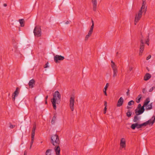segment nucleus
I'll return each mask as SVG.
<instances>
[{"label": "nucleus", "mask_w": 155, "mask_h": 155, "mask_svg": "<svg viewBox=\"0 0 155 155\" xmlns=\"http://www.w3.org/2000/svg\"><path fill=\"white\" fill-rule=\"evenodd\" d=\"M61 95L58 91H56L55 92L53 95V97L51 99V102L53 105V108L56 110V103L59 104L60 102Z\"/></svg>", "instance_id": "1"}, {"label": "nucleus", "mask_w": 155, "mask_h": 155, "mask_svg": "<svg viewBox=\"0 0 155 155\" xmlns=\"http://www.w3.org/2000/svg\"><path fill=\"white\" fill-rule=\"evenodd\" d=\"M145 8V5H142L140 9L139 10L138 12V13L136 15L134 20V23L135 25L136 24V23L141 18L142 13L143 12H144V14L146 13V8Z\"/></svg>", "instance_id": "2"}, {"label": "nucleus", "mask_w": 155, "mask_h": 155, "mask_svg": "<svg viewBox=\"0 0 155 155\" xmlns=\"http://www.w3.org/2000/svg\"><path fill=\"white\" fill-rule=\"evenodd\" d=\"M51 142L54 146L59 145L60 141L58 136L56 134L52 135L51 137Z\"/></svg>", "instance_id": "3"}, {"label": "nucleus", "mask_w": 155, "mask_h": 155, "mask_svg": "<svg viewBox=\"0 0 155 155\" xmlns=\"http://www.w3.org/2000/svg\"><path fill=\"white\" fill-rule=\"evenodd\" d=\"M33 32L35 37H39L41 35V30L40 26L37 25L34 30Z\"/></svg>", "instance_id": "4"}, {"label": "nucleus", "mask_w": 155, "mask_h": 155, "mask_svg": "<svg viewBox=\"0 0 155 155\" xmlns=\"http://www.w3.org/2000/svg\"><path fill=\"white\" fill-rule=\"evenodd\" d=\"M143 126H146L144 123L140 124H139L138 123H135L132 124L130 127L133 130H134L136 128L139 129Z\"/></svg>", "instance_id": "5"}, {"label": "nucleus", "mask_w": 155, "mask_h": 155, "mask_svg": "<svg viewBox=\"0 0 155 155\" xmlns=\"http://www.w3.org/2000/svg\"><path fill=\"white\" fill-rule=\"evenodd\" d=\"M74 96L72 95L71 96L69 101V106L72 111H73L74 109Z\"/></svg>", "instance_id": "6"}, {"label": "nucleus", "mask_w": 155, "mask_h": 155, "mask_svg": "<svg viewBox=\"0 0 155 155\" xmlns=\"http://www.w3.org/2000/svg\"><path fill=\"white\" fill-rule=\"evenodd\" d=\"M111 62V66L113 71V77L114 78L117 76V67L113 61H112Z\"/></svg>", "instance_id": "7"}, {"label": "nucleus", "mask_w": 155, "mask_h": 155, "mask_svg": "<svg viewBox=\"0 0 155 155\" xmlns=\"http://www.w3.org/2000/svg\"><path fill=\"white\" fill-rule=\"evenodd\" d=\"M155 122V116H153L148 121L144 122L146 126L147 125H152Z\"/></svg>", "instance_id": "8"}, {"label": "nucleus", "mask_w": 155, "mask_h": 155, "mask_svg": "<svg viewBox=\"0 0 155 155\" xmlns=\"http://www.w3.org/2000/svg\"><path fill=\"white\" fill-rule=\"evenodd\" d=\"M19 93V89L18 87H17L16 90L13 93L12 95V100L14 101L15 100V97H17Z\"/></svg>", "instance_id": "9"}, {"label": "nucleus", "mask_w": 155, "mask_h": 155, "mask_svg": "<svg viewBox=\"0 0 155 155\" xmlns=\"http://www.w3.org/2000/svg\"><path fill=\"white\" fill-rule=\"evenodd\" d=\"M144 107L142 106L139 110L136 109L135 110V113L137 115H139L142 114L144 111Z\"/></svg>", "instance_id": "10"}, {"label": "nucleus", "mask_w": 155, "mask_h": 155, "mask_svg": "<svg viewBox=\"0 0 155 155\" xmlns=\"http://www.w3.org/2000/svg\"><path fill=\"white\" fill-rule=\"evenodd\" d=\"M144 107L142 106L139 110L136 109L135 110V113L137 115H139L142 114L144 111Z\"/></svg>", "instance_id": "11"}, {"label": "nucleus", "mask_w": 155, "mask_h": 155, "mask_svg": "<svg viewBox=\"0 0 155 155\" xmlns=\"http://www.w3.org/2000/svg\"><path fill=\"white\" fill-rule=\"evenodd\" d=\"M54 61L56 63L58 62V61H62L64 59V57L61 55H56L54 57Z\"/></svg>", "instance_id": "12"}, {"label": "nucleus", "mask_w": 155, "mask_h": 155, "mask_svg": "<svg viewBox=\"0 0 155 155\" xmlns=\"http://www.w3.org/2000/svg\"><path fill=\"white\" fill-rule=\"evenodd\" d=\"M141 44H140V51L139 52V55H141L142 54V53L144 49V42L142 39H141L140 40Z\"/></svg>", "instance_id": "13"}, {"label": "nucleus", "mask_w": 155, "mask_h": 155, "mask_svg": "<svg viewBox=\"0 0 155 155\" xmlns=\"http://www.w3.org/2000/svg\"><path fill=\"white\" fill-rule=\"evenodd\" d=\"M124 99L122 97H121L118 101L117 106V107L121 106L123 104Z\"/></svg>", "instance_id": "14"}, {"label": "nucleus", "mask_w": 155, "mask_h": 155, "mask_svg": "<svg viewBox=\"0 0 155 155\" xmlns=\"http://www.w3.org/2000/svg\"><path fill=\"white\" fill-rule=\"evenodd\" d=\"M55 146L54 150L55 152L56 155H60V148L59 145Z\"/></svg>", "instance_id": "15"}, {"label": "nucleus", "mask_w": 155, "mask_h": 155, "mask_svg": "<svg viewBox=\"0 0 155 155\" xmlns=\"http://www.w3.org/2000/svg\"><path fill=\"white\" fill-rule=\"evenodd\" d=\"M120 146L121 148H124L126 147V142L125 139L122 138L120 140Z\"/></svg>", "instance_id": "16"}, {"label": "nucleus", "mask_w": 155, "mask_h": 155, "mask_svg": "<svg viewBox=\"0 0 155 155\" xmlns=\"http://www.w3.org/2000/svg\"><path fill=\"white\" fill-rule=\"evenodd\" d=\"M35 80L32 79L28 83V85L29 87L31 88H32L34 87V85L35 84Z\"/></svg>", "instance_id": "17"}, {"label": "nucleus", "mask_w": 155, "mask_h": 155, "mask_svg": "<svg viewBox=\"0 0 155 155\" xmlns=\"http://www.w3.org/2000/svg\"><path fill=\"white\" fill-rule=\"evenodd\" d=\"M151 75L148 73H147L145 75L144 77V79L145 81H147L151 77Z\"/></svg>", "instance_id": "18"}, {"label": "nucleus", "mask_w": 155, "mask_h": 155, "mask_svg": "<svg viewBox=\"0 0 155 155\" xmlns=\"http://www.w3.org/2000/svg\"><path fill=\"white\" fill-rule=\"evenodd\" d=\"M93 4V10L94 11H96L97 7V2L95 1H92Z\"/></svg>", "instance_id": "19"}, {"label": "nucleus", "mask_w": 155, "mask_h": 155, "mask_svg": "<svg viewBox=\"0 0 155 155\" xmlns=\"http://www.w3.org/2000/svg\"><path fill=\"white\" fill-rule=\"evenodd\" d=\"M140 119V118L138 116V115L136 114L134 117L133 121L135 123H138Z\"/></svg>", "instance_id": "20"}, {"label": "nucleus", "mask_w": 155, "mask_h": 155, "mask_svg": "<svg viewBox=\"0 0 155 155\" xmlns=\"http://www.w3.org/2000/svg\"><path fill=\"white\" fill-rule=\"evenodd\" d=\"M150 102V99L149 97H147L143 103V106H144V107H145V106H146L147 105H148V104Z\"/></svg>", "instance_id": "21"}, {"label": "nucleus", "mask_w": 155, "mask_h": 155, "mask_svg": "<svg viewBox=\"0 0 155 155\" xmlns=\"http://www.w3.org/2000/svg\"><path fill=\"white\" fill-rule=\"evenodd\" d=\"M152 104L153 103H151L149 105H147L146 106H145L146 107L145 109L147 110H151L152 108Z\"/></svg>", "instance_id": "22"}, {"label": "nucleus", "mask_w": 155, "mask_h": 155, "mask_svg": "<svg viewBox=\"0 0 155 155\" xmlns=\"http://www.w3.org/2000/svg\"><path fill=\"white\" fill-rule=\"evenodd\" d=\"M109 86V84L107 83L106 84V86H105L104 89H103V92H104L105 95L106 96L107 95V94L106 93V91L107 89Z\"/></svg>", "instance_id": "23"}, {"label": "nucleus", "mask_w": 155, "mask_h": 155, "mask_svg": "<svg viewBox=\"0 0 155 155\" xmlns=\"http://www.w3.org/2000/svg\"><path fill=\"white\" fill-rule=\"evenodd\" d=\"M142 97L141 94L138 95L136 98V101L137 103H139L140 102V100Z\"/></svg>", "instance_id": "24"}, {"label": "nucleus", "mask_w": 155, "mask_h": 155, "mask_svg": "<svg viewBox=\"0 0 155 155\" xmlns=\"http://www.w3.org/2000/svg\"><path fill=\"white\" fill-rule=\"evenodd\" d=\"M91 22L92 23V25L90 28V30L89 31L92 32L94 25V22L92 19L91 20Z\"/></svg>", "instance_id": "25"}, {"label": "nucleus", "mask_w": 155, "mask_h": 155, "mask_svg": "<svg viewBox=\"0 0 155 155\" xmlns=\"http://www.w3.org/2000/svg\"><path fill=\"white\" fill-rule=\"evenodd\" d=\"M19 21L20 24L21 26L23 27L24 26V20L23 19H20L19 20Z\"/></svg>", "instance_id": "26"}, {"label": "nucleus", "mask_w": 155, "mask_h": 155, "mask_svg": "<svg viewBox=\"0 0 155 155\" xmlns=\"http://www.w3.org/2000/svg\"><path fill=\"white\" fill-rule=\"evenodd\" d=\"M52 150L50 149L47 150L46 152V155H51Z\"/></svg>", "instance_id": "27"}, {"label": "nucleus", "mask_w": 155, "mask_h": 155, "mask_svg": "<svg viewBox=\"0 0 155 155\" xmlns=\"http://www.w3.org/2000/svg\"><path fill=\"white\" fill-rule=\"evenodd\" d=\"M56 117L55 116H54L53 117V118H52V119L51 121V123L52 124H54V122H55V121L56 120Z\"/></svg>", "instance_id": "28"}, {"label": "nucleus", "mask_w": 155, "mask_h": 155, "mask_svg": "<svg viewBox=\"0 0 155 155\" xmlns=\"http://www.w3.org/2000/svg\"><path fill=\"white\" fill-rule=\"evenodd\" d=\"M36 124H34V125H33V129H32V132L31 133H35V129H36Z\"/></svg>", "instance_id": "29"}, {"label": "nucleus", "mask_w": 155, "mask_h": 155, "mask_svg": "<svg viewBox=\"0 0 155 155\" xmlns=\"http://www.w3.org/2000/svg\"><path fill=\"white\" fill-rule=\"evenodd\" d=\"M132 114V112H130V110H128L127 113V116L128 117H130L131 116Z\"/></svg>", "instance_id": "30"}, {"label": "nucleus", "mask_w": 155, "mask_h": 155, "mask_svg": "<svg viewBox=\"0 0 155 155\" xmlns=\"http://www.w3.org/2000/svg\"><path fill=\"white\" fill-rule=\"evenodd\" d=\"M134 104V101L133 100H131L128 102V104L129 106H131L132 105Z\"/></svg>", "instance_id": "31"}, {"label": "nucleus", "mask_w": 155, "mask_h": 155, "mask_svg": "<svg viewBox=\"0 0 155 155\" xmlns=\"http://www.w3.org/2000/svg\"><path fill=\"white\" fill-rule=\"evenodd\" d=\"M155 88V87H152L149 89V92H152L153 90V89H154Z\"/></svg>", "instance_id": "32"}, {"label": "nucleus", "mask_w": 155, "mask_h": 155, "mask_svg": "<svg viewBox=\"0 0 155 155\" xmlns=\"http://www.w3.org/2000/svg\"><path fill=\"white\" fill-rule=\"evenodd\" d=\"M146 0H142V5H146Z\"/></svg>", "instance_id": "33"}, {"label": "nucleus", "mask_w": 155, "mask_h": 155, "mask_svg": "<svg viewBox=\"0 0 155 155\" xmlns=\"http://www.w3.org/2000/svg\"><path fill=\"white\" fill-rule=\"evenodd\" d=\"M92 33V32L89 31L87 35L89 37H90Z\"/></svg>", "instance_id": "34"}, {"label": "nucleus", "mask_w": 155, "mask_h": 155, "mask_svg": "<svg viewBox=\"0 0 155 155\" xmlns=\"http://www.w3.org/2000/svg\"><path fill=\"white\" fill-rule=\"evenodd\" d=\"M48 62H47L45 64V65H44V68H48Z\"/></svg>", "instance_id": "35"}, {"label": "nucleus", "mask_w": 155, "mask_h": 155, "mask_svg": "<svg viewBox=\"0 0 155 155\" xmlns=\"http://www.w3.org/2000/svg\"><path fill=\"white\" fill-rule=\"evenodd\" d=\"M34 142V140H31V143H30V148H31V146L32 145V144Z\"/></svg>", "instance_id": "36"}, {"label": "nucleus", "mask_w": 155, "mask_h": 155, "mask_svg": "<svg viewBox=\"0 0 155 155\" xmlns=\"http://www.w3.org/2000/svg\"><path fill=\"white\" fill-rule=\"evenodd\" d=\"M151 57V55H149L146 58V60H148Z\"/></svg>", "instance_id": "37"}, {"label": "nucleus", "mask_w": 155, "mask_h": 155, "mask_svg": "<svg viewBox=\"0 0 155 155\" xmlns=\"http://www.w3.org/2000/svg\"><path fill=\"white\" fill-rule=\"evenodd\" d=\"M133 68L132 66H130L129 67V71H131V70L133 69Z\"/></svg>", "instance_id": "38"}, {"label": "nucleus", "mask_w": 155, "mask_h": 155, "mask_svg": "<svg viewBox=\"0 0 155 155\" xmlns=\"http://www.w3.org/2000/svg\"><path fill=\"white\" fill-rule=\"evenodd\" d=\"M89 37H89V36H87V35H86V37H85V41L87 40L88 39V38H89Z\"/></svg>", "instance_id": "39"}, {"label": "nucleus", "mask_w": 155, "mask_h": 155, "mask_svg": "<svg viewBox=\"0 0 155 155\" xmlns=\"http://www.w3.org/2000/svg\"><path fill=\"white\" fill-rule=\"evenodd\" d=\"M15 126L13 125H11L10 126V127L11 128H14L15 127Z\"/></svg>", "instance_id": "40"}, {"label": "nucleus", "mask_w": 155, "mask_h": 155, "mask_svg": "<svg viewBox=\"0 0 155 155\" xmlns=\"http://www.w3.org/2000/svg\"><path fill=\"white\" fill-rule=\"evenodd\" d=\"M107 110V108L106 107H104V114H105L106 113V111Z\"/></svg>", "instance_id": "41"}, {"label": "nucleus", "mask_w": 155, "mask_h": 155, "mask_svg": "<svg viewBox=\"0 0 155 155\" xmlns=\"http://www.w3.org/2000/svg\"><path fill=\"white\" fill-rule=\"evenodd\" d=\"M142 92L143 93H146V90L145 88H143V89Z\"/></svg>", "instance_id": "42"}, {"label": "nucleus", "mask_w": 155, "mask_h": 155, "mask_svg": "<svg viewBox=\"0 0 155 155\" xmlns=\"http://www.w3.org/2000/svg\"><path fill=\"white\" fill-rule=\"evenodd\" d=\"M104 102V105L105 107H107V102L106 101H105Z\"/></svg>", "instance_id": "43"}, {"label": "nucleus", "mask_w": 155, "mask_h": 155, "mask_svg": "<svg viewBox=\"0 0 155 155\" xmlns=\"http://www.w3.org/2000/svg\"><path fill=\"white\" fill-rule=\"evenodd\" d=\"M141 105L140 104H139L137 106V108L139 109H140L141 107Z\"/></svg>", "instance_id": "44"}, {"label": "nucleus", "mask_w": 155, "mask_h": 155, "mask_svg": "<svg viewBox=\"0 0 155 155\" xmlns=\"http://www.w3.org/2000/svg\"><path fill=\"white\" fill-rule=\"evenodd\" d=\"M129 90H128L127 91V92L126 94L127 96H128L129 95L130 93L129 92Z\"/></svg>", "instance_id": "45"}, {"label": "nucleus", "mask_w": 155, "mask_h": 155, "mask_svg": "<svg viewBox=\"0 0 155 155\" xmlns=\"http://www.w3.org/2000/svg\"><path fill=\"white\" fill-rule=\"evenodd\" d=\"M34 140V136H31V140Z\"/></svg>", "instance_id": "46"}, {"label": "nucleus", "mask_w": 155, "mask_h": 155, "mask_svg": "<svg viewBox=\"0 0 155 155\" xmlns=\"http://www.w3.org/2000/svg\"><path fill=\"white\" fill-rule=\"evenodd\" d=\"M149 41V40L148 39H147V40L146 41V43L148 45H149V43H148V42Z\"/></svg>", "instance_id": "47"}, {"label": "nucleus", "mask_w": 155, "mask_h": 155, "mask_svg": "<svg viewBox=\"0 0 155 155\" xmlns=\"http://www.w3.org/2000/svg\"><path fill=\"white\" fill-rule=\"evenodd\" d=\"M35 135V133H31V136H34Z\"/></svg>", "instance_id": "48"}, {"label": "nucleus", "mask_w": 155, "mask_h": 155, "mask_svg": "<svg viewBox=\"0 0 155 155\" xmlns=\"http://www.w3.org/2000/svg\"><path fill=\"white\" fill-rule=\"evenodd\" d=\"M3 6H4V7H6L7 6V4L6 3H5L3 4Z\"/></svg>", "instance_id": "49"}, {"label": "nucleus", "mask_w": 155, "mask_h": 155, "mask_svg": "<svg viewBox=\"0 0 155 155\" xmlns=\"http://www.w3.org/2000/svg\"><path fill=\"white\" fill-rule=\"evenodd\" d=\"M48 98V95H47V96L46 97H45V100H47V99Z\"/></svg>", "instance_id": "50"}, {"label": "nucleus", "mask_w": 155, "mask_h": 155, "mask_svg": "<svg viewBox=\"0 0 155 155\" xmlns=\"http://www.w3.org/2000/svg\"><path fill=\"white\" fill-rule=\"evenodd\" d=\"M69 23V22L68 21H67L66 22V24H68V23Z\"/></svg>", "instance_id": "51"}, {"label": "nucleus", "mask_w": 155, "mask_h": 155, "mask_svg": "<svg viewBox=\"0 0 155 155\" xmlns=\"http://www.w3.org/2000/svg\"><path fill=\"white\" fill-rule=\"evenodd\" d=\"M24 155H27V154L25 152L24 153Z\"/></svg>", "instance_id": "52"}, {"label": "nucleus", "mask_w": 155, "mask_h": 155, "mask_svg": "<svg viewBox=\"0 0 155 155\" xmlns=\"http://www.w3.org/2000/svg\"><path fill=\"white\" fill-rule=\"evenodd\" d=\"M45 104H47V100H45Z\"/></svg>", "instance_id": "53"}, {"label": "nucleus", "mask_w": 155, "mask_h": 155, "mask_svg": "<svg viewBox=\"0 0 155 155\" xmlns=\"http://www.w3.org/2000/svg\"><path fill=\"white\" fill-rule=\"evenodd\" d=\"M92 1H97V0H92Z\"/></svg>", "instance_id": "54"}, {"label": "nucleus", "mask_w": 155, "mask_h": 155, "mask_svg": "<svg viewBox=\"0 0 155 155\" xmlns=\"http://www.w3.org/2000/svg\"><path fill=\"white\" fill-rule=\"evenodd\" d=\"M129 107H128V106H127V109H129Z\"/></svg>", "instance_id": "55"}, {"label": "nucleus", "mask_w": 155, "mask_h": 155, "mask_svg": "<svg viewBox=\"0 0 155 155\" xmlns=\"http://www.w3.org/2000/svg\"><path fill=\"white\" fill-rule=\"evenodd\" d=\"M118 52H117V54H118Z\"/></svg>", "instance_id": "56"}]
</instances>
